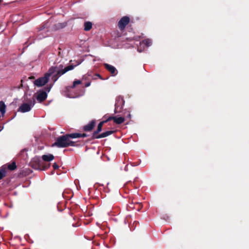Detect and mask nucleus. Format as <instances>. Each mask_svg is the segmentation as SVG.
Returning <instances> with one entry per match:
<instances>
[{"instance_id": "a211bd4d", "label": "nucleus", "mask_w": 249, "mask_h": 249, "mask_svg": "<svg viewBox=\"0 0 249 249\" xmlns=\"http://www.w3.org/2000/svg\"><path fill=\"white\" fill-rule=\"evenodd\" d=\"M8 168L10 170H14L16 168V163L13 162L11 164H9L8 166Z\"/></svg>"}, {"instance_id": "393cba45", "label": "nucleus", "mask_w": 249, "mask_h": 249, "mask_svg": "<svg viewBox=\"0 0 249 249\" xmlns=\"http://www.w3.org/2000/svg\"><path fill=\"white\" fill-rule=\"evenodd\" d=\"M3 128V127L0 126V131H1Z\"/></svg>"}, {"instance_id": "0eeeda50", "label": "nucleus", "mask_w": 249, "mask_h": 249, "mask_svg": "<svg viewBox=\"0 0 249 249\" xmlns=\"http://www.w3.org/2000/svg\"><path fill=\"white\" fill-rule=\"evenodd\" d=\"M152 44V41L149 39H146L144 40H143L142 42L140 43V46L138 47V51L140 53L142 52V49L141 48V46L142 45H144L147 47L151 46Z\"/></svg>"}, {"instance_id": "20e7f679", "label": "nucleus", "mask_w": 249, "mask_h": 249, "mask_svg": "<svg viewBox=\"0 0 249 249\" xmlns=\"http://www.w3.org/2000/svg\"><path fill=\"white\" fill-rule=\"evenodd\" d=\"M31 164L33 168L36 169L46 170L48 167L42 166L41 161L38 157L33 158L31 162Z\"/></svg>"}, {"instance_id": "f8f14e48", "label": "nucleus", "mask_w": 249, "mask_h": 249, "mask_svg": "<svg viewBox=\"0 0 249 249\" xmlns=\"http://www.w3.org/2000/svg\"><path fill=\"white\" fill-rule=\"evenodd\" d=\"M113 131H107L105 132L102 133V134L98 135V136H95L94 139H100L102 138H105L106 137L110 134H111L113 133Z\"/></svg>"}, {"instance_id": "f3484780", "label": "nucleus", "mask_w": 249, "mask_h": 249, "mask_svg": "<svg viewBox=\"0 0 249 249\" xmlns=\"http://www.w3.org/2000/svg\"><path fill=\"white\" fill-rule=\"evenodd\" d=\"M82 83V81L80 80H75L73 82V85L71 86V88H74L76 85L81 84Z\"/></svg>"}, {"instance_id": "f257e3e1", "label": "nucleus", "mask_w": 249, "mask_h": 249, "mask_svg": "<svg viewBox=\"0 0 249 249\" xmlns=\"http://www.w3.org/2000/svg\"><path fill=\"white\" fill-rule=\"evenodd\" d=\"M76 65H72L66 67L62 69V66L60 65L59 67H51L48 72L45 73L44 76L40 77L34 81L35 86L37 87H40L45 85L49 80L50 77L54 82L57 81L58 78L67 71L72 70Z\"/></svg>"}, {"instance_id": "dca6fc26", "label": "nucleus", "mask_w": 249, "mask_h": 249, "mask_svg": "<svg viewBox=\"0 0 249 249\" xmlns=\"http://www.w3.org/2000/svg\"><path fill=\"white\" fill-rule=\"evenodd\" d=\"M92 27V23L90 22H86L84 24V29L85 31H89Z\"/></svg>"}, {"instance_id": "5701e85b", "label": "nucleus", "mask_w": 249, "mask_h": 249, "mask_svg": "<svg viewBox=\"0 0 249 249\" xmlns=\"http://www.w3.org/2000/svg\"><path fill=\"white\" fill-rule=\"evenodd\" d=\"M51 87H50V88H47V91H48V92H49V91H50V89H51Z\"/></svg>"}, {"instance_id": "cd10ccee", "label": "nucleus", "mask_w": 249, "mask_h": 249, "mask_svg": "<svg viewBox=\"0 0 249 249\" xmlns=\"http://www.w3.org/2000/svg\"><path fill=\"white\" fill-rule=\"evenodd\" d=\"M82 79H86L85 76H83Z\"/></svg>"}, {"instance_id": "c85d7f7f", "label": "nucleus", "mask_w": 249, "mask_h": 249, "mask_svg": "<svg viewBox=\"0 0 249 249\" xmlns=\"http://www.w3.org/2000/svg\"><path fill=\"white\" fill-rule=\"evenodd\" d=\"M130 116H131V115H130V114H129L128 115V118H130Z\"/></svg>"}, {"instance_id": "39448f33", "label": "nucleus", "mask_w": 249, "mask_h": 249, "mask_svg": "<svg viewBox=\"0 0 249 249\" xmlns=\"http://www.w3.org/2000/svg\"><path fill=\"white\" fill-rule=\"evenodd\" d=\"M129 18L128 17L125 16L123 17L119 21L118 26L120 29L123 30L124 29L125 27L129 22Z\"/></svg>"}, {"instance_id": "7ed1b4c3", "label": "nucleus", "mask_w": 249, "mask_h": 249, "mask_svg": "<svg viewBox=\"0 0 249 249\" xmlns=\"http://www.w3.org/2000/svg\"><path fill=\"white\" fill-rule=\"evenodd\" d=\"M27 103L22 104L18 108V111L22 113L28 112L35 104L36 101L34 97H32L30 100H26Z\"/></svg>"}, {"instance_id": "a878e982", "label": "nucleus", "mask_w": 249, "mask_h": 249, "mask_svg": "<svg viewBox=\"0 0 249 249\" xmlns=\"http://www.w3.org/2000/svg\"><path fill=\"white\" fill-rule=\"evenodd\" d=\"M124 170H125V171H127V166H125V168H124Z\"/></svg>"}, {"instance_id": "ddd939ff", "label": "nucleus", "mask_w": 249, "mask_h": 249, "mask_svg": "<svg viewBox=\"0 0 249 249\" xmlns=\"http://www.w3.org/2000/svg\"><path fill=\"white\" fill-rule=\"evenodd\" d=\"M95 122L91 121L90 123L84 126V129L86 131H90L93 129L94 126Z\"/></svg>"}, {"instance_id": "1a4fd4ad", "label": "nucleus", "mask_w": 249, "mask_h": 249, "mask_svg": "<svg viewBox=\"0 0 249 249\" xmlns=\"http://www.w3.org/2000/svg\"><path fill=\"white\" fill-rule=\"evenodd\" d=\"M47 97V93L45 91L40 92L36 96V99L39 102H41L45 100Z\"/></svg>"}, {"instance_id": "423d86ee", "label": "nucleus", "mask_w": 249, "mask_h": 249, "mask_svg": "<svg viewBox=\"0 0 249 249\" xmlns=\"http://www.w3.org/2000/svg\"><path fill=\"white\" fill-rule=\"evenodd\" d=\"M104 66L106 69L111 73L112 76H115L117 74V71L114 66L107 63L104 64Z\"/></svg>"}, {"instance_id": "aec40b11", "label": "nucleus", "mask_w": 249, "mask_h": 249, "mask_svg": "<svg viewBox=\"0 0 249 249\" xmlns=\"http://www.w3.org/2000/svg\"><path fill=\"white\" fill-rule=\"evenodd\" d=\"M53 168L54 169H57L59 167H58V165L56 163H54L53 164Z\"/></svg>"}, {"instance_id": "2eb2a0df", "label": "nucleus", "mask_w": 249, "mask_h": 249, "mask_svg": "<svg viewBox=\"0 0 249 249\" xmlns=\"http://www.w3.org/2000/svg\"><path fill=\"white\" fill-rule=\"evenodd\" d=\"M67 135L69 139L80 138L82 136V135L80 133H72L71 134H68Z\"/></svg>"}, {"instance_id": "6ab92c4d", "label": "nucleus", "mask_w": 249, "mask_h": 249, "mask_svg": "<svg viewBox=\"0 0 249 249\" xmlns=\"http://www.w3.org/2000/svg\"><path fill=\"white\" fill-rule=\"evenodd\" d=\"M6 171L4 169H2L0 170V179L4 177L5 175Z\"/></svg>"}, {"instance_id": "412c9836", "label": "nucleus", "mask_w": 249, "mask_h": 249, "mask_svg": "<svg viewBox=\"0 0 249 249\" xmlns=\"http://www.w3.org/2000/svg\"><path fill=\"white\" fill-rule=\"evenodd\" d=\"M91 84V82H88L87 83H86L85 84V87H89Z\"/></svg>"}, {"instance_id": "9d476101", "label": "nucleus", "mask_w": 249, "mask_h": 249, "mask_svg": "<svg viewBox=\"0 0 249 249\" xmlns=\"http://www.w3.org/2000/svg\"><path fill=\"white\" fill-rule=\"evenodd\" d=\"M107 122H108V120H107V119L105 120V121H103L101 122H100L98 125V128H97V129L96 131H95L93 133V138H94V136H98V133L99 132H100V131H101L102 130V126L103 125V124L105 123H107Z\"/></svg>"}, {"instance_id": "6e6552de", "label": "nucleus", "mask_w": 249, "mask_h": 249, "mask_svg": "<svg viewBox=\"0 0 249 249\" xmlns=\"http://www.w3.org/2000/svg\"><path fill=\"white\" fill-rule=\"evenodd\" d=\"M113 120L114 122L117 124H121L124 121V118L122 117H109L107 118L108 121Z\"/></svg>"}, {"instance_id": "4468645a", "label": "nucleus", "mask_w": 249, "mask_h": 249, "mask_svg": "<svg viewBox=\"0 0 249 249\" xmlns=\"http://www.w3.org/2000/svg\"><path fill=\"white\" fill-rule=\"evenodd\" d=\"M6 106L4 103L1 101L0 102V112L3 115L5 113Z\"/></svg>"}, {"instance_id": "bb28decb", "label": "nucleus", "mask_w": 249, "mask_h": 249, "mask_svg": "<svg viewBox=\"0 0 249 249\" xmlns=\"http://www.w3.org/2000/svg\"><path fill=\"white\" fill-rule=\"evenodd\" d=\"M117 108V104H115V109H116Z\"/></svg>"}, {"instance_id": "b1692460", "label": "nucleus", "mask_w": 249, "mask_h": 249, "mask_svg": "<svg viewBox=\"0 0 249 249\" xmlns=\"http://www.w3.org/2000/svg\"><path fill=\"white\" fill-rule=\"evenodd\" d=\"M96 75L98 77L101 78V76L99 74H97Z\"/></svg>"}, {"instance_id": "4be33fe9", "label": "nucleus", "mask_w": 249, "mask_h": 249, "mask_svg": "<svg viewBox=\"0 0 249 249\" xmlns=\"http://www.w3.org/2000/svg\"><path fill=\"white\" fill-rule=\"evenodd\" d=\"M82 135V136L81 137H85L87 136V135L85 134H81Z\"/></svg>"}, {"instance_id": "f03ea898", "label": "nucleus", "mask_w": 249, "mask_h": 249, "mask_svg": "<svg viewBox=\"0 0 249 249\" xmlns=\"http://www.w3.org/2000/svg\"><path fill=\"white\" fill-rule=\"evenodd\" d=\"M74 142L70 141L67 135L58 137L56 142L52 145L58 147H65L68 146H73Z\"/></svg>"}, {"instance_id": "9b49d317", "label": "nucleus", "mask_w": 249, "mask_h": 249, "mask_svg": "<svg viewBox=\"0 0 249 249\" xmlns=\"http://www.w3.org/2000/svg\"><path fill=\"white\" fill-rule=\"evenodd\" d=\"M42 159L45 161H51L54 159V156L51 154L44 155L42 156Z\"/></svg>"}]
</instances>
